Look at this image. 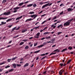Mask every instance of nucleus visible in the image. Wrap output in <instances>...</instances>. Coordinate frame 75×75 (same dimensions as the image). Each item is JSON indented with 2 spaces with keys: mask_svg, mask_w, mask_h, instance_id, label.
Instances as JSON below:
<instances>
[{
  "mask_svg": "<svg viewBox=\"0 0 75 75\" xmlns=\"http://www.w3.org/2000/svg\"><path fill=\"white\" fill-rule=\"evenodd\" d=\"M57 18V16L54 17L52 19V20H55V19H56Z\"/></svg>",
  "mask_w": 75,
  "mask_h": 75,
  "instance_id": "obj_41",
  "label": "nucleus"
},
{
  "mask_svg": "<svg viewBox=\"0 0 75 75\" xmlns=\"http://www.w3.org/2000/svg\"><path fill=\"white\" fill-rule=\"evenodd\" d=\"M23 41H24V42H26V41H28V40L27 39L24 40H23Z\"/></svg>",
  "mask_w": 75,
  "mask_h": 75,
  "instance_id": "obj_47",
  "label": "nucleus"
},
{
  "mask_svg": "<svg viewBox=\"0 0 75 75\" xmlns=\"http://www.w3.org/2000/svg\"><path fill=\"white\" fill-rule=\"evenodd\" d=\"M21 64H17V66H18V67H21Z\"/></svg>",
  "mask_w": 75,
  "mask_h": 75,
  "instance_id": "obj_42",
  "label": "nucleus"
},
{
  "mask_svg": "<svg viewBox=\"0 0 75 75\" xmlns=\"http://www.w3.org/2000/svg\"><path fill=\"white\" fill-rule=\"evenodd\" d=\"M40 51V50H39L38 51H36L34 53L37 54V53H38V52H39Z\"/></svg>",
  "mask_w": 75,
  "mask_h": 75,
  "instance_id": "obj_28",
  "label": "nucleus"
},
{
  "mask_svg": "<svg viewBox=\"0 0 75 75\" xmlns=\"http://www.w3.org/2000/svg\"><path fill=\"white\" fill-rule=\"evenodd\" d=\"M37 21H38V20H41V19H40V18H39L37 19Z\"/></svg>",
  "mask_w": 75,
  "mask_h": 75,
  "instance_id": "obj_62",
  "label": "nucleus"
},
{
  "mask_svg": "<svg viewBox=\"0 0 75 75\" xmlns=\"http://www.w3.org/2000/svg\"><path fill=\"white\" fill-rule=\"evenodd\" d=\"M11 61V59H8V62H10Z\"/></svg>",
  "mask_w": 75,
  "mask_h": 75,
  "instance_id": "obj_50",
  "label": "nucleus"
},
{
  "mask_svg": "<svg viewBox=\"0 0 75 75\" xmlns=\"http://www.w3.org/2000/svg\"><path fill=\"white\" fill-rule=\"evenodd\" d=\"M46 58V56H45V57H44L42 58H41V60H42V59H44V58Z\"/></svg>",
  "mask_w": 75,
  "mask_h": 75,
  "instance_id": "obj_53",
  "label": "nucleus"
},
{
  "mask_svg": "<svg viewBox=\"0 0 75 75\" xmlns=\"http://www.w3.org/2000/svg\"><path fill=\"white\" fill-rule=\"evenodd\" d=\"M50 4V3H48L47 4H46L45 5H43L42 7V8L43 9V8H45V7H47V6H48V5H49Z\"/></svg>",
  "mask_w": 75,
  "mask_h": 75,
  "instance_id": "obj_6",
  "label": "nucleus"
},
{
  "mask_svg": "<svg viewBox=\"0 0 75 75\" xmlns=\"http://www.w3.org/2000/svg\"><path fill=\"white\" fill-rule=\"evenodd\" d=\"M37 43H35L34 45V47H35V46H37Z\"/></svg>",
  "mask_w": 75,
  "mask_h": 75,
  "instance_id": "obj_59",
  "label": "nucleus"
},
{
  "mask_svg": "<svg viewBox=\"0 0 75 75\" xmlns=\"http://www.w3.org/2000/svg\"><path fill=\"white\" fill-rule=\"evenodd\" d=\"M38 59H39V58L38 57L36 59V60H38Z\"/></svg>",
  "mask_w": 75,
  "mask_h": 75,
  "instance_id": "obj_64",
  "label": "nucleus"
},
{
  "mask_svg": "<svg viewBox=\"0 0 75 75\" xmlns=\"http://www.w3.org/2000/svg\"><path fill=\"white\" fill-rule=\"evenodd\" d=\"M24 42H21L20 44V45H23V44H24Z\"/></svg>",
  "mask_w": 75,
  "mask_h": 75,
  "instance_id": "obj_39",
  "label": "nucleus"
},
{
  "mask_svg": "<svg viewBox=\"0 0 75 75\" xmlns=\"http://www.w3.org/2000/svg\"><path fill=\"white\" fill-rule=\"evenodd\" d=\"M17 58V57H16L13 58L12 59V60L14 61V60H15V59H16Z\"/></svg>",
  "mask_w": 75,
  "mask_h": 75,
  "instance_id": "obj_19",
  "label": "nucleus"
},
{
  "mask_svg": "<svg viewBox=\"0 0 75 75\" xmlns=\"http://www.w3.org/2000/svg\"><path fill=\"white\" fill-rule=\"evenodd\" d=\"M28 48H29L28 46H26L25 47V50H27V49H28Z\"/></svg>",
  "mask_w": 75,
  "mask_h": 75,
  "instance_id": "obj_38",
  "label": "nucleus"
},
{
  "mask_svg": "<svg viewBox=\"0 0 75 75\" xmlns=\"http://www.w3.org/2000/svg\"><path fill=\"white\" fill-rule=\"evenodd\" d=\"M43 11H41L40 12H39L38 14H41V13H42Z\"/></svg>",
  "mask_w": 75,
  "mask_h": 75,
  "instance_id": "obj_61",
  "label": "nucleus"
},
{
  "mask_svg": "<svg viewBox=\"0 0 75 75\" xmlns=\"http://www.w3.org/2000/svg\"><path fill=\"white\" fill-rule=\"evenodd\" d=\"M62 33V32H59L58 33V35H59L60 34H61V33Z\"/></svg>",
  "mask_w": 75,
  "mask_h": 75,
  "instance_id": "obj_40",
  "label": "nucleus"
},
{
  "mask_svg": "<svg viewBox=\"0 0 75 75\" xmlns=\"http://www.w3.org/2000/svg\"><path fill=\"white\" fill-rule=\"evenodd\" d=\"M60 65H61V67H62L64 65V64L62 63L60 64Z\"/></svg>",
  "mask_w": 75,
  "mask_h": 75,
  "instance_id": "obj_51",
  "label": "nucleus"
},
{
  "mask_svg": "<svg viewBox=\"0 0 75 75\" xmlns=\"http://www.w3.org/2000/svg\"><path fill=\"white\" fill-rule=\"evenodd\" d=\"M68 49H69V50H71L72 49V47H69L68 48Z\"/></svg>",
  "mask_w": 75,
  "mask_h": 75,
  "instance_id": "obj_36",
  "label": "nucleus"
},
{
  "mask_svg": "<svg viewBox=\"0 0 75 75\" xmlns=\"http://www.w3.org/2000/svg\"><path fill=\"white\" fill-rule=\"evenodd\" d=\"M37 6V5L36 4H34L33 5V6L34 7H35Z\"/></svg>",
  "mask_w": 75,
  "mask_h": 75,
  "instance_id": "obj_32",
  "label": "nucleus"
},
{
  "mask_svg": "<svg viewBox=\"0 0 75 75\" xmlns=\"http://www.w3.org/2000/svg\"><path fill=\"white\" fill-rule=\"evenodd\" d=\"M28 30L27 29H25L24 30H23L22 31V33H25V32H26Z\"/></svg>",
  "mask_w": 75,
  "mask_h": 75,
  "instance_id": "obj_20",
  "label": "nucleus"
},
{
  "mask_svg": "<svg viewBox=\"0 0 75 75\" xmlns=\"http://www.w3.org/2000/svg\"><path fill=\"white\" fill-rule=\"evenodd\" d=\"M47 21V20H46L43 21L42 23V24H44V23H46Z\"/></svg>",
  "mask_w": 75,
  "mask_h": 75,
  "instance_id": "obj_33",
  "label": "nucleus"
},
{
  "mask_svg": "<svg viewBox=\"0 0 75 75\" xmlns=\"http://www.w3.org/2000/svg\"><path fill=\"white\" fill-rule=\"evenodd\" d=\"M57 51V52H59V50H58V49H56L54 51V52H56Z\"/></svg>",
  "mask_w": 75,
  "mask_h": 75,
  "instance_id": "obj_26",
  "label": "nucleus"
},
{
  "mask_svg": "<svg viewBox=\"0 0 75 75\" xmlns=\"http://www.w3.org/2000/svg\"><path fill=\"white\" fill-rule=\"evenodd\" d=\"M39 27L40 26H38L34 28L33 29H35L36 30H37V29H38Z\"/></svg>",
  "mask_w": 75,
  "mask_h": 75,
  "instance_id": "obj_21",
  "label": "nucleus"
},
{
  "mask_svg": "<svg viewBox=\"0 0 75 75\" xmlns=\"http://www.w3.org/2000/svg\"><path fill=\"white\" fill-rule=\"evenodd\" d=\"M6 0H4L3 2L2 3H4L6 2Z\"/></svg>",
  "mask_w": 75,
  "mask_h": 75,
  "instance_id": "obj_49",
  "label": "nucleus"
},
{
  "mask_svg": "<svg viewBox=\"0 0 75 75\" xmlns=\"http://www.w3.org/2000/svg\"><path fill=\"white\" fill-rule=\"evenodd\" d=\"M25 7V5H24L22 6L21 7V8H24Z\"/></svg>",
  "mask_w": 75,
  "mask_h": 75,
  "instance_id": "obj_37",
  "label": "nucleus"
},
{
  "mask_svg": "<svg viewBox=\"0 0 75 75\" xmlns=\"http://www.w3.org/2000/svg\"><path fill=\"white\" fill-rule=\"evenodd\" d=\"M71 61V60H69L68 62H67V64H69Z\"/></svg>",
  "mask_w": 75,
  "mask_h": 75,
  "instance_id": "obj_46",
  "label": "nucleus"
},
{
  "mask_svg": "<svg viewBox=\"0 0 75 75\" xmlns=\"http://www.w3.org/2000/svg\"><path fill=\"white\" fill-rule=\"evenodd\" d=\"M40 33L39 32L38 33L36 34V36H40Z\"/></svg>",
  "mask_w": 75,
  "mask_h": 75,
  "instance_id": "obj_31",
  "label": "nucleus"
},
{
  "mask_svg": "<svg viewBox=\"0 0 75 75\" xmlns=\"http://www.w3.org/2000/svg\"><path fill=\"white\" fill-rule=\"evenodd\" d=\"M34 28H33V29H31L30 31L33 32V30H34Z\"/></svg>",
  "mask_w": 75,
  "mask_h": 75,
  "instance_id": "obj_63",
  "label": "nucleus"
},
{
  "mask_svg": "<svg viewBox=\"0 0 75 75\" xmlns=\"http://www.w3.org/2000/svg\"><path fill=\"white\" fill-rule=\"evenodd\" d=\"M23 17V16H21L20 17H19L18 18H17L16 19V20H20V19H21V18Z\"/></svg>",
  "mask_w": 75,
  "mask_h": 75,
  "instance_id": "obj_9",
  "label": "nucleus"
},
{
  "mask_svg": "<svg viewBox=\"0 0 75 75\" xmlns=\"http://www.w3.org/2000/svg\"><path fill=\"white\" fill-rule=\"evenodd\" d=\"M56 26L54 25H52L51 26V27H53V28H55Z\"/></svg>",
  "mask_w": 75,
  "mask_h": 75,
  "instance_id": "obj_23",
  "label": "nucleus"
},
{
  "mask_svg": "<svg viewBox=\"0 0 75 75\" xmlns=\"http://www.w3.org/2000/svg\"><path fill=\"white\" fill-rule=\"evenodd\" d=\"M29 2V1H27L26 2H25V4H27V3H28Z\"/></svg>",
  "mask_w": 75,
  "mask_h": 75,
  "instance_id": "obj_57",
  "label": "nucleus"
},
{
  "mask_svg": "<svg viewBox=\"0 0 75 75\" xmlns=\"http://www.w3.org/2000/svg\"><path fill=\"white\" fill-rule=\"evenodd\" d=\"M64 72V70H61L59 72V75H62V73H63V72Z\"/></svg>",
  "mask_w": 75,
  "mask_h": 75,
  "instance_id": "obj_7",
  "label": "nucleus"
},
{
  "mask_svg": "<svg viewBox=\"0 0 75 75\" xmlns=\"http://www.w3.org/2000/svg\"><path fill=\"white\" fill-rule=\"evenodd\" d=\"M10 67V66H7L5 67V68H9Z\"/></svg>",
  "mask_w": 75,
  "mask_h": 75,
  "instance_id": "obj_55",
  "label": "nucleus"
},
{
  "mask_svg": "<svg viewBox=\"0 0 75 75\" xmlns=\"http://www.w3.org/2000/svg\"><path fill=\"white\" fill-rule=\"evenodd\" d=\"M47 27H46V28H45L43 30H45L46 29H47Z\"/></svg>",
  "mask_w": 75,
  "mask_h": 75,
  "instance_id": "obj_60",
  "label": "nucleus"
},
{
  "mask_svg": "<svg viewBox=\"0 0 75 75\" xmlns=\"http://www.w3.org/2000/svg\"><path fill=\"white\" fill-rule=\"evenodd\" d=\"M63 13H64V12H62L60 13L59 14L60 15H62Z\"/></svg>",
  "mask_w": 75,
  "mask_h": 75,
  "instance_id": "obj_52",
  "label": "nucleus"
},
{
  "mask_svg": "<svg viewBox=\"0 0 75 75\" xmlns=\"http://www.w3.org/2000/svg\"><path fill=\"white\" fill-rule=\"evenodd\" d=\"M46 14H44L41 15V17H44V16H46Z\"/></svg>",
  "mask_w": 75,
  "mask_h": 75,
  "instance_id": "obj_56",
  "label": "nucleus"
},
{
  "mask_svg": "<svg viewBox=\"0 0 75 75\" xmlns=\"http://www.w3.org/2000/svg\"><path fill=\"white\" fill-rule=\"evenodd\" d=\"M11 12L10 11L8 12H5L3 13V15H5L6 16H8L10 14Z\"/></svg>",
  "mask_w": 75,
  "mask_h": 75,
  "instance_id": "obj_5",
  "label": "nucleus"
},
{
  "mask_svg": "<svg viewBox=\"0 0 75 75\" xmlns=\"http://www.w3.org/2000/svg\"><path fill=\"white\" fill-rule=\"evenodd\" d=\"M28 66V63H27L25 65H24V67L25 68V67H27Z\"/></svg>",
  "mask_w": 75,
  "mask_h": 75,
  "instance_id": "obj_22",
  "label": "nucleus"
},
{
  "mask_svg": "<svg viewBox=\"0 0 75 75\" xmlns=\"http://www.w3.org/2000/svg\"><path fill=\"white\" fill-rule=\"evenodd\" d=\"M12 20V19H9L6 21V22H8L10 21H11Z\"/></svg>",
  "mask_w": 75,
  "mask_h": 75,
  "instance_id": "obj_30",
  "label": "nucleus"
},
{
  "mask_svg": "<svg viewBox=\"0 0 75 75\" xmlns=\"http://www.w3.org/2000/svg\"><path fill=\"white\" fill-rule=\"evenodd\" d=\"M5 63H6V62H4L2 63H1L0 64V65H3V64H5Z\"/></svg>",
  "mask_w": 75,
  "mask_h": 75,
  "instance_id": "obj_44",
  "label": "nucleus"
},
{
  "mask_svg": "<svg viewBox=\"0 0 75 75\" xmlns=\"http://www.w3.org/2000/svg\"><path fill=\"white\" fill-rule=\"evenodd\" d=\"M57 54V52L55 53H52L51 54H50V56L52 55H54V54Z\"/></svg>",
  "mask_w": 75,
  "mask_h": 75,
  "instance_id": "obj_27",
  "label": "nucleus"
},
{
  "mask_svg": "<svg viewBox=\"0 0 75 75\" xmlns=\"http://www.w3.org/2000/svg\"><path fill=\"white\" fill-rule=\"evenodd\" d=\"M72 20H73V18L68 20V21L66 23H65L64 24V26H65L66 25L67 26H68V25H69V24H70V23H71V21H72Z\"/></svg>",
  "mask_w": 75,
  "mask_h": 75,
  "instance_id": "obj_2",
  "label": "nucleus"
},
{
  "mask_svg": "<svg viewBox=\"0 0 75 75\" xmlns=\"http://www.w3.org/2000/svg\"><path fill=\"white\" fill-rule=\"evenodd\" d=\"M55 40V39H52L51 41V43H54V41Z\"/></svg>",
  "mask_w": 75,
  "mask_h": 75,
  "instance_id": "obj_11",
  "label": "nucleus"
},
{
  "mask_svg": "<svg viewBox=\"0 0 75 75\" xmlns=\"http://www.w3.org/2000/svg\"><path fill=\"white\" fill-rule=\"evenodd\" d=\"M67 10L68 11H73V10H74V9H72V8H69L67 9Z\"/></svg>",
  "mask_w": 75,
  "mask_h": 75,
  "instance_id": "obj_8",
  "label": "nucleus"
},
{
  "mask_svg": "<svg viewBox=\"0 0 75 75\" xmlns=\"http://www.w3.org/2000/svg\"><path fill=\"white\" fill-rule=\"evenodd\" d=\"M29 14H34V12H30Z\"/></svg>",
  "mask_w": 75,
  "mask_h": 75,
  "instance_id": "obj_29",
  "label": "nucleus"
},
{
  "mask_svg": "<svg viewBox=\"0 0 75 75\" xmlns=\"http://www.w3.org/2000/svg\"><path fill=\"white\" fill-rule=\"evenodd\" d=\"M6 24V22H1V25H4V24Z\"/></svg>",
  "mask_w": 75,
  "mask_h": 75,
  "instance_id": "obj_14",
  "label": "nucleus"
},
{
  "mask_svg": "<svg viewBox=\"0 0 75 75\" xmlns=\"http://www.w3.org/2000/svg\"><path fill=\"white\" fill-rule=\"evenodd\" d=\"M45 38H45L43 37L41 38V40H44V39H45Z\"/></svg>",
  "mask_w": 75,
  "mask_h": 75,
  "instance_id": "obj_45",
  "label": "nucleus"
},
{
  "mask_svg": "<svg viewBox=\"0 0 75 75\" xmlns=\"http://www.w3.org/2000/svg\"><path fill=\"white\" fill-rule=\"evenodd\" d=\"M38 16V15H36L35 14H34L33 15H31L30 16L31 17L33 18V17H34L33 19L30 18L28 19L25 21V22H27V21H31V20H33L34 19H35V18H36V17H37Z\"/></svg>",
  "mask_w": 75,
  "mask_h": 75,
  "instance_id": "obj_1",
  "label": "nucleus"
},
{
  "mask_svg": "<svg viewBox=\"0 0 75 75\" xmlns=\"http://www.w3.org/2000/svg\"><path fill=\"white\" fill-rule=\"evenodd\" d=\"M20 8V7H16L15 8H13V10H14V11H13V13H16L17 11V10H18L19 8Z\"/></svg>",
  "mask_w": 75,
  "mask_h": 75,
  "instance_id": "obj_3",
  "label": "nucleus"
},
{
  "mask_svg": "<svg viewBox=\"0 0 75 75\" xmlns=\"http://www.w3.org/2000/svg\"><path fill=\"white\" fill-rule=\"evenodd\" d=\"M67 48H66L65 49H63V50L61 51V52H64V51H67Z\"/></svg>",
  "mask_w": 75,
  "mask_h": 75,
  "instance_id": "obj_25",
  "label": "nucleus"
},
{
  "mask_svg": "<svg viewBox=\"0 0 75 75\" xmlns=\"http://www.w3.org/2000/svg\"><path fill=\"white\" fill-rule=\"evenodd\" d=\"M16 28H17V27H15V28H13L12 29V30L11 31V32H12V31H14V30L16 29Z\"/></svg>",
  "mask_w": 75,
  "mask_h": 75,
  "instance_id": "obj_16",
  "label": "nucleus"
},
{
  "mask_svg": "<svg viewBox=\"0 0 75 75\" xmlns=\"http://www.w3.org/2000/svg\"><path fill=\"white\" fill-rule=\"evenodd\" d=\"M14 71V69H11V70H9V72H12V71Z\"/></svg>",
  "mask_w": 75,
  "mask_h": 75,
  "instance_id": "obj_34",
  "label": "nucleus"
},
{
  "mask_svg": "<svg viewBox=\"0 0 75 75\" xmlns=\"http://www.w3.org/2000/svg\"><path fill=\"white\" fill-rule=\"evenodd\" d=\"M23 4H24V2H22L19 4L18 6H23Z\"/></svg>",
  "mask_w": 75,
  "mask_h": 75,
  "instance_id": "obj_13",
  "label": "nucleus"
},
{
  "mask_svg": "<svg viewBox=\"0 0 75 75\" xmlns=\"http://www.w3.org/2000/svg\"><path fill=\"white\" fill-rule=\"evenodd\" d=\"M64 6V4H61L60 5V7H61L62 6Z\"/></svg>",
  "mask_w": 75,
  "mask_h": 75,
  "instance_id": "obj_43",
  "label": "nucleus"
},
{
  "mask_svg": "<svg viewBox=\"0 0 75 75\" xmlns=\"http://www.w3.org/2000/svg\"><path fill=\"white\" fill-rule=\"evenodd\" d=\"M50 33L49 32H46L43 33L44 35H47V34H48Z\"/></svg>",
  "mask_w": 75,
  "mask_h": 75,
  "instance_id": "obj_24",
  "label": "nucleus"
},
{
  "mask_svg": "<svg viewBox=\"0 0 75 75\" xmlns=\"http://www.w3.org/2000/svg\"><path fill=\"white\" fill-rule=\"evenodd\" d=\"M47 43H51V41H47Z\"/></svg>",
  "mask_w": 75,
  "mask_h": 75,
  "instance_id": "obj_58",
  "label": "nucleus"
},
{
  "mask_svg": "<svg viewBox=\"0 0 75 75\" xmlns=\"http://www.w3.org/2000/svg\"><path fill=\"white\" fill-rule=\"evenodd\" d=\"M45 54H42L40 55V56H45Z\"/></svg>",
  "mask_w": 75,
  "mask_h": 75,
  "instance_id": "obj_48",
  "label": "nucleus"
},
{
  "mask_svg": "<svg viewBox=\"0 0 75 75\" xmlns=\"http://www.w3.org/2000/svg\"><path fill=\"white\" fill-rule=\"evenodd\" d=\"M7 18L1 17L0 18V20H4V19H7Z\"/></svg>",
  "mask_w": 75,
  "mask_h": 75,
  "instance_id": "obj_17",
  "label": "nucleus"
},
{
  "mask_svg": "<svg viewBox=\"0 0 75 75\" xmlns=\"http://www.w3.org/2000/svg\"><path fill=\"white\" fill-rule=\"evenodd\" d=\"M47 42H45L43 43V44L38 46V48H40V47H43V46H44V45H47Z\"/></svg>",
  "mask_w": 75,
  "mask_h": 75,
  "instance_id": "obj_4",
  "label": "nucleus"
},
{
  "mask_svg": "<svg viewBox=\"0 0 75 75\" xmlns=\"http://www.w3.org/2000/svg\"><path fill=\"white\" fill-rule=\"evenodd\" d=\"M13 68H16V67L17 66V65H16V64H13Z\"/></svg>",
  "mask_w": 75,
  "mask_h": 75,
  "instance_id": "obj_15",
  "label": "nucleus"
},
{
  "mask_svg": "<svg viewBox=\"0 0 75 75\" xmlns=\"http://www.w3.org/2000/svg\"><path fill=\"white\" fill-rule=\"evenodd\" d=\"M49 72V71H45L43 73V74H44V75H46V74H47V72Z\"/></svg>",
  "mask_w": 75,
  "mask_h": 75,
  "instance_id": "obj_18",
  "label": "nucleus"
},
{
  "mask_svg": "<svg viewBox=\"0 0 75 75\" xmlns=\"http://www.w3.org/2000/svg\"><path fill=\"white\" fill-rule=\"evenodd\" d=\"M57 23H61V21H57Z\"/></svg>",
  "mask_w": 75,
  "mask_h": 75,
  "instance_id": "obj_54",
  "label": "nucleus"
},
{
  "mask_svg": "<svg viewBox=\"0 0 75 75\" xmlns=\"http://www.w3.org/2000/svg\"><path fill=\"white\" fill-rule=\"evenodd\" d=\"M33 4H29V5H28L27 6L28 7H31V6H33Z\"/></svg>",
  "mask_w": 75,
  "mask_h": 75,
  "instance_id": "obj_12",
  "label": "nucleus"
},
{
  "mask_svg": "<svg viewBox=\"0 0 75 75\" xmlns=\"http://www.w3.org/2000/svg\"><path fill=\"white\" fill-rule=\"evenodd\" d=\"M51 37L50 36L46 37H45V38H46L47 40H49V39H51Z\"/></svg>",
  "mask_w": 75,
  "mask_h": 75,
  "instance_id": "obj_10",
  "label": "nucleus"
},
{
  "mask_svg": "<svg viewBox=\"0 0 75 75\" xmlns=\"http://www.w3.org/2000/svg\"><path fill=\"white\" fill-rule=\"evenodd\" d=\"M62 25H59L57 27V28H60V27H62Z\"/></svg>",
  "mask_w": 75,
  "mask_h": 75,
  "instance_id": "obj_35",
  "label": "nucleus"
}]
</instances>
